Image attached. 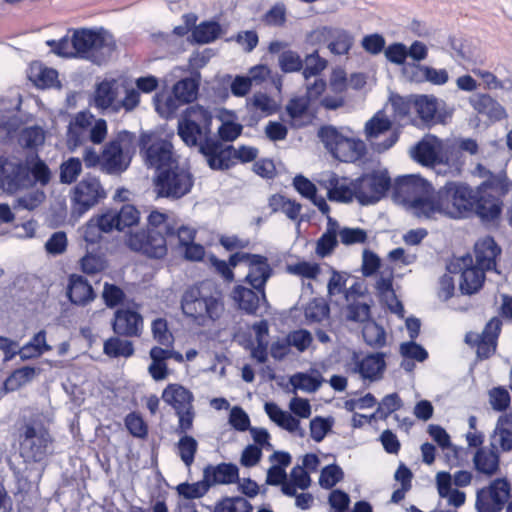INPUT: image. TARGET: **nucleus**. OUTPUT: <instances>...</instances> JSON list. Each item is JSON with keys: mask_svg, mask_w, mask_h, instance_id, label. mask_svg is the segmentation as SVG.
Here are the masks:
<instances>
[{"mask_svg": "<svg viewBox=\"0 0 512 512\" xmlns=\"http://www.w3.org/2000/svg\"><path fill=\"white\" fill-rule=\"evenodd\" d=\"M317 137L329 154L340 162L354 163L367 154V146L362 139L345 136L334 125L320 126Z\"/></svg>", "mask_w": 512, "mask_h": 512, "instance_id": "nucleus-6", "label": "nucleus"}, {"mask_svg": "<svg viewBox=\"0 0 512 512\" xmlns=\"http://www.w3.org/2000/svg\"><path fill=\"white\" fill-rule=\"evenodd\" d=\"M198 90L199 84L195 79H180L173 85L172 95L166 100L167 108L174 111L181 105L193 102L197 98Z\"/></svg>", "mask_w": 512, "mask_h": 512, "instance_id": "nucleus-28", "label": "nucleus"}, {"mask_svg": "<svg viewBox=\"0 0 512 512\" xmlns=\"http://www.w3.org/2000/svg\"><path fill=\"white\" fill-rule=\"evenodd\" d=\"M51 350L52 347L46 341V331L40 330L20 348L19 355L22 360H28L38 358Z\"/></svg>", "mask_w": 512, "mask_h": 512, "instance_id": "nucleus-37", "label": "nucleus"}, {"mask_svg": "<svg viewBox=\"0 0 512 512\" xmlns=\"http://www.w3.org/2000/svg\"><path fill=\"white\" fill-rule=\"evenodd\" d=\"M382 266V260L379 255L369 248L362 252L361 272L364 277H372L379 273Z\"/></svg>", "mask_w": 512, "mask_h": 512, "instance_id": "nucleus-60", "label": "nucleus"}, {"mask_svg": "<svg viewBox=\"0 0 512 512\" xmlns=\"http://www.w3.org/2000/svg\"><path fill=\"white\" fill-rule=\"evenodd\" d=\"M512 484L506 477H496L488 485L477 489L476 512H512Z\"/></svg>", "mask_w": 512, "mask_h": 512, "instance_id": "nucleus-9", "label": "nucleus"}, {"mask_svg": "<svg viewBox=\"0 0 512 512\" xmlns=\"http://www.w3.org/2000/svg\"><path fill=\"white\" fill-rule=\"evenodd\" d=\"M307 321L319 323L330 316V305L322 297L312 298L304 309Z\"/></svg>", "mask_w": 512, "mask_h": 512, "instance_id": "nucleus-45", "label": "nucleus"}, {"mask_svg": "<svg viewBox=\"0 0 512 512\" xmlns=\"http://www.w3.org/2000/svg\"><path fill=\"white\" fill-rule=\"evenodd\" d=\"M190 123L197 124V126L206 130V132H211V124L213 120L212 113L203 106L193 105L188 107L182 117Z\"/></svg>", "mask_w": 512, "mask_h": 512, "instance_id": "nucleus-42", "label": "nucleus"}, {"mask_svg": "<svg viewBox=\"0 0 512 512\" xmlns=\"http://www.w3.org/2000/svg\"><path fill=\"white\" fill-rule=\"evenodd\" d=\"M124 290L116 284L105 282L103 285L102 298L108 308H115L123 304L125 300Z\"/></svg>", "mask_w": 512, "mask_h": 512, "instance_id": "nucleus-61", "label": "nucleus"}, {"mask_svg": "<svg viewBox=\"0 0 512 512\" xmlns=\"http://www.w3.org/2000/svg\"><path fill=\"white\" fill-rule=\"evenodd\" d=\"M272 458H276L280 465H273L269 468L267 472V483L270 485H279L287 478L284 467L288 465V452H275Z\"/></svg>", "mask_w": 512, "mask_h": 512, "instance_id": "nucleus-53", "label": "nucleus"}, {"mask_svg": "<svg viewBox=\"0 0 512 512\" xmlns=\"http://www.w3.org/2000/svg\"><path fill=\"white\" fill-rule=\"evenodd\" d=\"M335 419L333 416L317 415L310 420V437L313 441L320 443L333 431Z\"/></svg>", "mask_w": 512, "mask_h": 512, "instance_id": "nucleus-44", "label": "nucleus"}, {"mask_svg": "<svg viewBox=\"0 0 512 512\" xmlns=\"http://www.w3.org/2000/svg\"><path fill=\"white\" fill-rule=\"evenodd\" d=\"M474 253L480 269L500 273L497 270V259L502 254V248L493 236L487 235L478 240L474 245Z\"/></svg>", "mask_w": 512, "mask_h": 512, "instance_id": "nucleus-23", "label": "nucleus"}, {"mask_svg": "<svg viewBox=\"0 0 512 512\" xmlns=\"http://www.w3.org/2000/svg\"><path fill=\"white\" fill-rule=\"evenodd\" d=\"M233 298L238 307L247 314H256L260 304L266 302L265 290L263 294L256 289L238 285L233 290Z\"/></svg>", "mask_w": 512, "mask_h": 512, "instance_id": "nucleus-33", "label": "nucleus"}, {"mask_svg": "<svg viewBox=\"0 0 512 512\" xmlns=\"http://www.w3.org/2000/svg\"><path fill=\"white\" fill-rule=\"evenodd\" d=\"M187 234L188 240L194 238V232L185 226H178L175 219L157 209L150 211L146 227L129 232L125 245L133 252L151 259H163L168 253L167 238Z\"/></svg>", "mask_w": 512, "mask_h": 512, "instance_id": "nucleus-1", "label": "nucleus"}, {"mask_svg": "<svg viewBox=\"0 0 512 512\" xmlns=\"http://www.w3.org/2000/svg\"><path fill=\"white\" fill-rule=\"evenodd\" d=\"M489 402L494 411L504 414L510 406L511 397L505 387L497 386L489 391Z\"/></svg>", "mask_w": 512, "mask_h": 512, "instance_id": "nucleus-58", "label": "nucleus"}, {"mask_svg": "<svg viewBox=\"0 0 512 512\" xmlns=\"http://www.w3.org/2000/svg\"><path fill=\"white\" fill-rule=\"evenodd\" d=\"M47 45L52 51L66 58H82L100 64L99 55L109 46L106 34L89 28H79L72 31V36L60 40H48Z\"/></svg>", "mask_w": 512, "mask_h": 512, "instance_id": "nucleus-3", "label": "nucleus"}, {"mask_svg": "<svg viewBox=\"0 0 512 512\" xmlns=\"http://www.w3.org/2000/svg\"><path fill=\"white\" fill-rule=\"evenodd\" d=\"M19 449L23 458L32 462H41L47 456V450L52 443L49 430L42 422L26 423L19 432Z\"/></svg>", "mask_w": 512, "mask_h": 512, "instance_id": "nucleus-11", "label": "nucleus"}, {"mask_svg": "<svg viewBox=\"0 0 512 512\" xmlns=\"http://www.w3.org/2000/svg\"><path fill=\"white\" fill-rule=\"evenodd\" d=\"M318 107L312 106L311 99L305 94L290 98V128L309 126L317 118Z\"/></svg>", "mask_w": 512, "mask_h": 512, "instance_id": "nucleus-25", "label": "nucleus"}, {"mask_svg": "<svg viewBox=\"0 0 512 512\" xmlns=\"http://www.w3.org/2000/svg\"><path fill=\"white\" fill-rule=\"evenodd\" d=\"M321 273V267L316 262L306 260L290 264V274L300 276L302 279L316 280Z\"/></svg>", "mask_w": 512, "mask_h": 512, "instance_id": "nucleus-59", "label": "nucleus"}, {"mask_svg": "<svg viewBox=\"0 0 512 512\" xmlns=\"http://www.w3.org/2000/svg\"><path fill=\"white\" fill-rule=\"evenodd\" d=\"M252 505L243 497H226L220 500L214 512H251Z\"/></svg>", "mask_w": 512, "mask_h": 512, "instance_id": "nucleus-54", "label": "nucleus"}, {"mask_svg": "<svg viewBox=\"0 0 512 512\" xmlns=\"http://www.w3.org/2000/svg\"><path fill=\"white\" fill-rule=\"evenodd\" d=\"M140 221V211L132 204H123L119 209L106 208L101 213L92 216L83 226V238L88 244H99L103 234L114 230L119 232L137 226Z\"/></svg>", "mask_w": 512, "mask_h": 512, "instance_id": "nucleus-5", "label": "nucleus"}, {"mask_svg": "<svg viewBox=\"0 0 512 512\" xmlns=\"http://www.w3.org/2000/svg\"><path fill=\"white\" fill-rule=\"evenodd\" d=\"M495 436H499V447L502 452L512 451V409L498 417L491 437Z\"/></svg>", "mask_w": 512, "mask_h": 512, "instance_id": "nucleus-34", "label": "nucleus"}, {"mask_svg": "<svg viewBox=\"0 0 512 512\" xmlns=\"http://www.w3.org/2000/svg\"><path fill=\"white\" fill-rule=\"evenodd\" d=\"M135 148L136 135L129 131L119 132L103 147L102 172L109 175L124 172L130 165L131 154L135 152Z\"/></svg>", "mask_w": 512, "mask_h": 512, "instance_id": "nucleus-7", "label": "nucleus"}, {"mask_svg": "<svg viewBox=\"0 0 512 512\" xmlns=\"http://www.w3.org/2000/svg\"><path fill=\"white\" fill-rule=\"evenodd\" d=\"M346 320L354 323H369L374 320L371 304L354 301L346 306Z\"/></svg>", "mask_w": 512, "mask_h": 512, "instance_id": "nucleus-50", "label": "nucleus"}, {"mask_svg": "<svg viewBox=\"0 0 512 512\" xmlns=\"http://www.w3.org/2000/svg\"><path fill=\"white\" fill-rule=\"evenodd\" d=\"M36 374L34 367L24 366L15 369L4 382V388L7 391H15L21 386L33 379Z\"/></svg>", "mask_w": 512, "mask_h": 512, "instance_id": "nucleus-51", "label": "nucleus"}, {"mask_svg": "<svg viewBox=\"0 0 512 512\" xmlns=\"http://www.w3.org/2000/svg\"><path fill=\"white\" fill-rule=\"evenodd\" d=\"M331 189L327 192V199L331 202L349 204L354 199L357 201L360 193V182L348 177H340L333 173L332 180L329 181Z\"/></svg>", "mask_w": 512, "mask_h": 512, "instance_id": "nucleus-24", "label": "nucleus"}, {"mask_svg": "<svg viewBox=\"0 0 512 512\" xmlns=\"http://www.w3.org/2000/svg\"><path fill=\"white\" fill-rule=\"evenodd\" d=\"M162 400L171 406L178 417V424L175 432H189L193 428L195 419L194 395L179 383L168 384L162 392Z\"/></svg>", "mask_w": 512, "mask_h": 512, "instance_id": "nucleus-10", "label": "nucleus"}, {"mask_svg": "<svg viewBox=\"0 0 512 512\" xmlns=\"http://www.w3.org/2000/svg\"><path fill=\"white\" fill-rule=\"evenodd\" d=\"M339 236L341 243L346 246L364 244L368 240L366 230L360 227H343L339 231Z\"/></svg>", "mask_w": 512, "mask_h": 512, "instance_id": "nucleus-63", "label": "nucleus"}, {"mask_svg": "<svg viewBox=\"0 0 512 512\" xmlns=\"http://www.w3.org/2000/svg\"><path fill=\"white\" fill-rule=\"evenodd\" d=\"M431 185V182L419 174L397 176L392 183V199L395 203L407 208L415 198L422 196Z\"/></svg>", "mask_w": 512, "mask_h": 512, "instance_id": "nucleus-17", "label": "nucleus"}, {"mask_svg": "<svg viewBox=\"0 0 512 512\" xmlns=\"http://www.w3.org/2000/svg\"><path fill=\"white\" fill-rule=\"evenodd\" d=\"M427 432L432 440L442 449H451L456 459L459 458L460 447L454 445L448 432L439 424H429Z\"/></svg>", "mask_w": 512, "mask_h": 512, "instance_id": "nucleus-49", "label": "nucleus"}, {"mask_svg": "<svg viewBox=\"0 0 512 512\" xmlns=\"http://www.w3.org/2000/svg\"><path fill=\"white\" fill-rule=\"evenodd\" d=\"M115 84V79L103 80L97 84L94 92V104L97 108L106 110L115 107L114 103L117 97Z\"/></svg>", "mask_w": 512, "mask_h": 512, "instance_id": "nucleus-38", "label": "nucleus"}, {"mask_svg": "<svg viewBox=\"0 0 512 512\" xmlns=\"http://www.w3.org/2000/svg\"><path fill=\"white\" fill-rule=\"evenodd\" d=\"M360 182V193L357 202L361 206H371L377 204L388 196L392 190V179L387 169H373L370 172H364L357 177Z\"/></svg>", "mask_w": 512, "mask_h": 512, "instance_id": "nucleus-13", "label": "nucleus"}, {"mask_svg": "<svg viewBox=\"0 0 512 512\" xmlns=\"http://www.w3.org/2000/svg\"><path fill=\"white\" fill-rule=\"evenodd\" d=\"M386 357V352L377 351L369 352L360 359V354L353 351L351 358L354 363L353 372L359 374L363 380L379 381L387 369Z\"/></svg>", "mask_w": 512, "mask_h": 512, "instance_id": "nucleus-19", "label": "nucleus"}, {"mask_svg": "<svg viewBox=\"0 0 512 512\" xmlns=\"http://www.w3.org/2000/svg\"><path fill=\"white\" fill-rule=\"evenodd\" d=\"M504 202L496 195H487L474 201L471 214H474L486 229L498 230L501 226Z\"/></svg>", "mask_w": 512, "mask_h": 512, "instance_id": "nucleus-20", "label": "nucleus"}, {"mask_svg": "<svg viewBox=\"0 0 512 512\" xmlns=\"http://www.w3.org/2000/svg\"><path fill=\"white\" fill-rule=\"evenodd\" d=\"M492 448L480 447L473 456V467L478 474L491 478L500 472V451L491 444Z\"/></svg>", "mask_w": 512, "mask_h": 512, "instance_id": "nucleus-27", "label": "nucleus"}, {"mask_svg": "<svg viewBox=\"0 0 512 512\" xmlns=\"http://www.w3.org/2000/svg\"><path fill=\"white\" fill-rule=\"evenodd\" d=\"M323 382L324 378L316 368H310L305 372H296L290 375V393H296L298 390L315 393Z\"/></svg>", "mask_w": 512, "mask_h": 512, "instance_id": "nucleus-32", "label": "nucleus"}, {"mask_svg": "<svg viewBox=\"0 0 512 512\" xmlns=\"http://www.w3.org/2000/svg\"><path fill=\"white\" fill-rule=\"evenodd\" d=\"M391 124L390 119L383 115L382 111L376 112L364 126V132L367 140L371 141L373 138H377L386 133L390 130Z\"/></svg>", "mask_w": 512, "mask_h": 512, "instance_id": "nucleus-47", "label": "nucleus"}, {"mask_svg": "<svg viewBox=\"0 0 512 512\" xmlns=\"http://www.w3.org/2000/svg\"><path fill=\"white\" fill-rule=\"evenodd\" d=\"M111 328L115 335L124 338H139L144 329V318L129 307L118 308L111 319Z\"/></svg>", "mask_w": 512, "mask_h": 512, "instance_id": "nucleus-21", "label": "nucleus"}, {"mask_svg": "<svg viewBox=\"0 0 512 512\" xmlns=\"http://www.w3.org/2000/svg\"><path fill=\"white\" fill-rule=\"evenodd\" d=\"M200 152L205 156L212 170L223 171L233 167L234 147L232 145H224L219 140L206 137L200 145Z\"/></svg>", "mask_w": 512, "mask_h": 512, "instance_id": "nucleus-22", "label": "nucleus"}, {"mask_svg": "<svg viewBox=\"0 0 512 512\" xmlns=\"http://www.w3.org/2000/svg\"><path fill=\"white\" fill-rule=\"evenodd\" d=\"M210 484L207 479L203 477L202 481L196 483H182L178 486V492L186 499H196L204 496L209 488Z\"/></svg>", "mask_w": 512, "mask_h": 512, "instance_id": "nucleus-62", "label": "nucleus"}, {"mask_svg": "<svg viewBox=\"0 0 512 512\" xmlns=\"http://www.w3.org/2000/svg\"><path fill=\"white\" fill-rule=\"evenodd\" d=\"M80 267L83 273L96 275L106 269L107 261L102 255L88 252L81 258Z\"/></svg>", "mask_w": 512, "mask_h": 512, "instance_id": "nucleus-57", "label": "nucleus"}, {"mask_svg": "<svg viewBox=\"0 0 512 512\" xmlns=\"http://www.w3.org/2000/svg\"><path fill=\"white\" fill-rule=\"evenodd\" d=\"M344 477L345 474L342 467L336 462H333L322 467L318 483L321 488L331 490L341 482Z\"/></svg>", "mask_w": 512, "mask_h": 512, "instance_id": "nucleus-46", "label": "nucleus"}, {"mask_svg": "<svg viewBox=\"0 0 512 512\" xmlns=\"http://www.w3.org/2000/svg\"><path fill=\"white\" fill-rule=\"evenodd\" d=\"M230 262L233 266L244 263L248 267V274L245 278L247 283L263 294L265 284L272 272L265 256L236 251L230 255Z\"/></svg>", "mask_w": 512, "mask_h": 512, "instance_id": "nucleus-16", "label": "nucleus"}, {"mask_svg": "<svg viewBox=\"0 0 512 512\" xmlns=\"http://www.w3.org/2000/svg\"><path fill=\"white\" fill-rule=\"evenodd\" d=\"M469 103L474 110L486 115L492 122H499L508 117L506 109L487 93H478L470 97Z\"/></svg>", "mask_w": 512, "mask_h": 512, "instance_id": "nucleus-30", "label": "nucleus"}, {"mask_svg": "<svg viewBox=\"0 0 512 512\" xmlns=\"http://www.w3.org/2000/svg\"><path fill=\"white\" fill-rule=\"evenodd\" d=\"M221 25L215 21H204L192 31L193 40L199 44H207L216 40L221 34Z\"/></svg>", "mask_w": 512, "mask_h": 512, "instance_id": "nucleus-43", "label": "nucleus"}, {"mask_svg": "<svg viewBox=\"0 0 512 512\" xmlns=\"http://www.w3.org/2000/svg\"><path fill=\"white\" fill-rule=\"evenodd\" d=\"M411 98H413V106L423 128L430 129L437 124H446L447 118L451 117L450 112L439 109L438 98L432 94H412Z\"/></svg>", "mask_w": 512, "mask_h": 512, "instance_id": "nucleus-18", "label": "nucleus"}, {"mask_svg": "<svg viewBox=\"0 0 512 512\" xmlns=\"http://www.w3.org/2000/svg\"><path fill=\"white\" fill-rule=\"evenodd\" d=\"M194 176L177 162L157 173L154 189L158 197L178 200L190 193Z\"/></svg>", "mask_w": 512, "mask_h": 512, "instance_id": "nucleus-8", "label": "nucleus"}, {"mask_svg": "<svg viewBox=\"0 0 512 512\" xmlns=\"http://www.w3.org/2000/svg\"><path fill=\"white\" fill-rule=\"evenodd\" d=\"M362 335L364 342L373 348H382L387 343L386 330L375 319L365 324Z\"/></svg>", "mask_w": 512, "mask_h": 512, "instance_id": "nucleus-41", "label": "nucleus"}, {"mask_svg": "<svg viewBox=\"0 0 512 512\" xmlns=\"http://www.w3.org/2000/svg\"><path fill=\"white\" fill-rule=\"evenodd\" d=\"M439 198L444 205L451 203L453 210H446L450 219H465L471 214L474 206L472 187L465 182L447 181L439 188Z\"/></svg>", "mask_w": 512, "mask_h": 512, "instance_id": "nucleus-12", "label": "nucleus"}, {"mask_svg": "<svg viewBox=\"0 0 512 512\" xmlns=\"http://www.w3.org/2000/svg\"><path fill=\"white\" fill-rule=\"evenodd\" d=\"M177 434L180 435L179 441L176 444L177 454L185 466L190 468L198 451V442L194 437L188 435V432Z\"/></svg>", "mask_w": 512, "mask_h": 512, "instance_id": "nucleus-40", "label": "nucleus"}, {"mask_svg": "<svg viewBox=\"0 0 512 512\" xmlns=\"http://www.w3.org/2000/svg\"><path fill=\"white\" fill-rule=\"evenodd\" d=\"M486 271L474 269L471 271H462L459 281V290L461 294L472 296L478 293L485 284Z\"/></svg>", "mask_w": 512, "mask_h": 512, "instance_id": "nucleus-36", "label": "nucleus"}, {"mask_svg": "<svg viewBox=\"0 0 512 512\" xmlns=\"http://www.w3.org/2000/svg\"><path fill=\"white\" fill-rule=\"evenodd\" d=\"M209 132L197 126V124H193L188 122L187 120L181 118L178 121V135L183 140V142L188 146H197L201 145L202 138L207 136Z\"/></svg>", "mask_w": 512, "mask_h": 512, "instance_id": "nucleus-39", "label": "nucleus"}, {"mask_svg": "<svg viewBox=\"0 0 512 512\" xmlns=\"http://www.w3.org/2000/svg\"><path fill=\"white\" fill-rule=\"evenodd\" d=\"M354 44L353 35L345 29H336L328 48L334 55L348 54Z\"/></svg>", "mask_w": 512, "mask_h": 512, "instance_id": "nucleus-48", "label": "nucleus"}, {"mask_svg": "<svg viewBox=\"0 0 512 512\" xmlns=\"http://www.w3.org/2000/svg\"><path fill=\"white\" fill-rule=\"evenodd\" d=\"M224 294L219 286L204 280L188 286L181 297L183 315L195 326L214 325L225 312Z\"/></svg>", "mask_w": 512, "mask_h": 512, "instance_id": "nucleus-2", "label": "nucleus"}, {"mask_svg": "<svg viewBox=\"0 0 512 512\" xmlns=\"http://www.w3.org/2000/svg\"><path fill=\"white\" fill-rule=\"evenodd\" d=\"M130 338L115 335L109 337L103 345V352L110 358H129L134 354V346Z\"/></svg>", "mask_w": 512, "mask_h": 512, "instance_id": "nucleus-35", "label": "nucleus"}, {"mask_svg": "<svg viewBox=\"0 0 512 512\" xmlns=\"http://www.w3.org/2000/svg\"><path fill=\"white\" fill-rule=\"evenodd\" d=\"M414 161L425 166H448L459 174L465 163L457 141H443L434 134H426L410 151Z\"/></svg>", "mask_w": 512, "mask_h": 512, "instance_id": "nucleus-4", "label": "nucleus"}, {"mask_svg": "<svg viewBox=\"0 0 512 512\" xmlns=\"http://www.w3.org/2000/svg\"><path fill=\"white\" fill-rule=\"evenodd\" d=\"M106 197L107 193L100 179L94 175L86 174L72 189V208L79 215H82Z\"/></svg>", "mask_w": 512, "mask_h": 512, "instance_id": "nucleus-14", "label": "nucleus"}, {"mask_svg": "<svg viewBox=\"0 0 512 512\" xmlns=\"http://www.w3.org/2000/svg\"><path fill=\"white\" fill-rule=\"evenodd\" d=\"M82 172V162L77 157H70L60 166V182L63 184L74 183Z\"/></svg>", "mask_w": 512, "mask_h": 512, "instance_id": "nucleus-55", "label": "nucleus"}, {"mask_svg": "<svg viewBox=\"0 0 512 512\" xmlns=\"http://www.w3.org/2000/svg\"><path fill=\"white\" fill-rule=\"evenodd\" d=\"M139 147L145 164L155 168L157 173L177 162L173 158L171 143L152 134L142 133Z\"/></svg>", "mask_w": 512, "mask_h": 512, "instance_id": "nucleus-15", "label": "nucleus"}, {"mask_svg": "<svg viewBox=\"0 0 512 512\" xmlns=\"http://www.w3.org/2000/svg\"><path fill=\"white\" fill-rule=\"evenodd\" d=\"M67 296L72 304L85 306L95 299L96 294L84 276L71 274L68 278Z\"/></svg>", "mask_w": 512, "mask_h": 512, "instance_id": "nucleus-29", "label": "nucleus"}, {"mask_svg": "<svg viewBox=\"0 0 512 512\" xmlns=\"http://www.w3.org/2000/svg\"><path fill=\"white\" fill-rule=\"evenodd\" d=\"M400 355L405 359L424 362L429 358L426 348L416 341L402 342L399 347Z\"/></svg>", "mask_w": 512, "mask_h": 512, "instance_id": "nucleus-56", "label": "nucleus"}, {"mask_svg": "<svg viewBox=\"0 0 512 512\" xmlns=\"http://www.w3.org/2000/svg\"><path fill=\"white\" fill-rule=\"evenodd\" d=\"M418 218L431 219L435 213L445 214L443 200L439 198V190L435 191L431 185L422 196L415 198L407 207Z\"/></svg>", "mask_w": 512, "mask_h": 512, "instance_id": "nucleus-26", "label": "nucleus"}, {"mask_svg": "<svg viewBox=\"0 0 512 512\" xmlns=\"http://www.w3.org/2000/svg\"><path fill=\"white\" fill-rule=\"evenodd\" d=\"M204 478L210 486L217 484H233L239 481V469L233 463H220L208 465L204 469Z\"/></svg>", "mask_w": 512, "mask_h": 512, "instance_id": "nucleus-31", "label": "nucleus"}, {"mask_svg": "<svg viewBox=\"0 0 512 512\" xmlns=\"http://www.w3.org/2000/svg\"><path fill=\"white\" fill-rule=\"evenodd\" d=\"M304 62L303 77L305 80L319 76L328 65V61L319 55L318 50H314L312 53L307 54Z\"/></svg>", "mask_w": 512, "mask_h": 512, "instance_id": "nucleus-52", "label": "nucleus"}, {"mask_svg": "<svg viewBox=\"0 0 512 512\" xmlns=\"http://www.w3.org/2000/svg\"><path fill=\"white\" fill-rule=\"evenodd\" d=\"M125 426L129 433L137 438H145L148 434V426L143 418L135 413H129L124 419Z\"/></svg>", "mask_w": 512, "mask_h": 512, "instance_id": "nucleus-64", "label": "nucleus"}]
</instances>
